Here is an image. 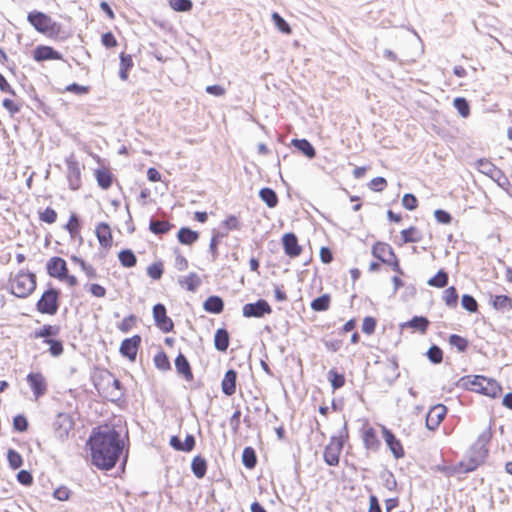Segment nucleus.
Listing matches in <instances>:
<instances>
[{
    "label": "nucleus",
    "mask_w": 512,
    "mask_h": 512,
    "mask_svg": "<svg viewBox=\"0 0 512 512\" xmlns=\"http://www.w3.org/2000/svg\"><path fill=\"white\" fill-rule=\"evenodd\" d=\"M386 185L387 181L383 177H375L369 183V187L376 192L383 191Z\"/></svg>",
    "instance_id": "nucleus-63"
},
{
    "label": "nucleus",
    "mask_w": 512,
    "mask_h": 512,
    "mask_svg": "<svg viewBox=\"0 0 512 512\" xmlns=\"http://www.w3.org/2000/svg\"><path fill=\"white\" fill-rule=\"evenodd\" d=\"M470 385L472 391L479 392L491 398H497L502 392L500 385L495 380L488 379L484 376H474Z\"/></svg>",
    "instance_id": "nucleus-5"
},
{
    "label": "nucleus",
    "mask_w": 512,
    "mask_h": 512,
    "mask_svg": "<svg viewBox=\"0 0 512 512\" xmlns=\"http://www.w3.org/2000/svg\"><path fill=\"white\" fill-rule=\"evenodd\" d=\"M401 236L404 243H416L421 241V235L413 226L402 230Z\"/></svg>",
    "instance_id": "nucleus-43"
},
{
    "label": "nucleus",
    "mask_w": 512,
    "mask_h": 512,
    "mask_svg": "<svg viewBox=\"0 0 512 512\" xmlns=\"http://www.w3.org/2000/svg\"><path fill=\"white\" fill-rule=\"evenodd\" d=\"M13 427L19 432H24L28 428V421L25 416L17 415L13 419Z\"/></svg>",
    "instance_id": "nucleus-62"
},
{
    "label": "nucleus",
    "mask_w": 512,
    "mask_h": 512,
    "mask_svg": "<svg viewBox=\"0 0 512 512\" xmlns=\"http://www.w3.org/2000/svg\"><path fill=\"white\" fill-rule=\"evenodd\" d=\"M372 254L375 258L379 259L383 263H390V260L386 258L388 255L391 258H395V253L392 247L386 243L378 242L372 248Z\"/></svg>",
    "instance_id": "nucleus-21"
},
{
    "label": "nucleus",
    "mask_w": 512,
    "mask_h": 512,
    "mask_svg": "<svg viewBox=\"0 0 512 512\" xmlns=\"http://www.w3.org/2000/svg\"><path fill=\"white\" fill-rule=\"evenodd\" d=\"M35 399H39L47 392V382L45 377L39 372H31L26 377Z\"/></svg>",
    "instance_id": "nucleus-10"
},
{
    "label": "nucleus",
    "mask_w": 512,
    "mask_h": 512,
    "mask_svg": "<svg viewBox=\"0 0 512 512\" xmlns=\"http://www.w3.org/2000/svg\"><path fill=\"white\" fill-rule=\"evenodd\" d=\"M443 300L447 306L452 308L456 307L458 303V293L456 288L453 286L447 288L443 293Z\"/></svg>",
    "instance_id": "nucleus-45"
},
{
    "label": "nucleus",
    "mask_w": 512,
    "mask_h": 512,
    "mask_svg": "<svg viewBox=\"0 0 512 512\" xmlns=\"http://www.w3.org/2000/svg\"><path fill=\"white\" fill-rule=\"evenodd\" d=\"M177 238L181 244L191 245L198 240L199 234L188 227H182L178 231Z\"/></svg>",
    "instance_id": "nucleus-27"
},
{
    "label": "nucleus",
    "mask_w": 512,
    "mask_h": 512,
    "mask_svg": "<svg viewBox=\"0 0 512 512\" xmlns=\"http://www.w3.org/2000/svg\"><path fill=\"white\" fill-rule=\"evenodd\" d=\"M272 20L274 25L277 27L279 31H281L284 34H290L291 28L290 25L286 22V20L280 16L277 12L272 13Z\"/></svg>",
    "instance_id": "nucleus-48"
},
{
    "label": "nucleus",
    "mask_w": 512,
    "mask_h": 512,
    "mask_svg": "<svg viewBox=\"0 0 512 512\" xmlns=\"http://www.w3.org/2000/svg\"><path fill=\"white\" fill-rule=\"evenodd\" d=\"M449 343L451 346L457 348L459 352H464L468 347V341L457 334L450 335Z\"/></svg>",
    "instance_id": "nucleus-51"
},
{
    "label": "nucleus",
    "mask_w": 512,
    "mask_h": 512,
    "mask_svg": "<svg viewBox=\"0 0 512 512\" xmlns=\"http://www.w3.org/2000/svg\"><path fill=\"white\" fill-rule=\"evenodd\" d=\"M259 197L269 208H274L278 204V196L271 188L265 187L260 189Z\"/></svg>",
    "instance_id": "nucleus-30"
},
{
    "label": "nucleus",
    "mask_w": 512,
    "mask_h": 512,
    "mask_svg": "<svg viewBox=\"0 0 512 512\" xmlns=\"http://www.w3.org/2000/svg\"><path fill=\"white\" fill-rule=\"evenodd\" d=\"M282 243L285 253L290 257H297L301 253V247L298 244V239L293 233H286L282 238Z\"/></svg>",
    "instance_id": "nucleus-18"
},
{
    "label": "nucleus",
    "mask_w": 512,
    "mask_h": 512,
    "mask_svg": "<svg viewBox=\"0 0 512 512\" xmlns=\"http://www.w3.org/2000/svg\"><path fill=\"white\" fill-rule=\"evenodd\" d=\"M59 290L47 289L36 304L37 310L42 314L55 315L59 309Z\"/></svg>",
    "instance_id": "nucleus-4"
},
{
    "label": "nucleus",
    "mask_w": 512,
    "mask_h": 512,
    "mask_svg": "<svg viewBox=\"0 0 512 512\" xmlns=\"http://www.w3.org/2000/svg\"><path fill=\"white\" fill-rule=\"evenodd\" d=\"M447 408L442 404L433 406L426 416V427L435 430L446 416Z\"/></svg>",
    "instance_id": "nucleus-13"
},
{
    "label": "nucleus",
    "mask_w": 512,
    "mask_h": 512,
    "mask_svg": "<svg viewBox=\"0 0 512 512\" xmlns=\"http://www.w3.org/2000/svg\"><path fill=\"white\" fill-rule=\"evenodd\" d=\"M191 470L198 479L203 478L207 471L206 460L201 456L194 457L191 463Z\"/></svg>",
    "instance_id": "nucleus-32"
},
{
    "label": "nucleus",
    "mask_w": 512,
    "mask_h": 512,
    "mask_svg": "<svg viewBox=\"0 0 512 512\" xmlns=\"http://www.w3.org/2000/svg\"><path fill=\"white\" fill-rule=\"evenodd\" d=\"M375 328H376V320L375 318L371 317V316H367L363 319V322H362V331L365 333V334H373L374 331H375Z\"/></svg>",
    "instance_id": "nucleus-61"
},
{
    "label": "nucleus",
    "mask_w": 512,
    "mask_h": 512,
    "mask_svg": "<svg viewBox=\"0 0 512 512\" xmlns=\"http://www.w3.org/2000/svg\"><path fill=\"white\" fill-rule=\"evenodd\" d=\"M430 322L429 320L424 317V316H414L411 320H409L408 322H406L403 327H410V328H413L415 330H418L422 333H424L428 326H429Z\"/></svg>",
    "instance_id": "nucleus-35"
},
{
    "label": "nucleus",
    "mask_w": 512,
    "mask_h": 512,
    "mask_svg": "<svg viewBox=\"0 0 512 512\" xmlns=\"http://www.w3.org/2000/svg\"><path fill=\"white\" fill-rule=\"evenodd\" d=\"M227 233L215 232L210 241L209 250L212 253L213 259L217 257V245L223 237H225Z\"/></svg>",
    "instance_id": "nucleus-59"
},
{
    "label": "nucleus",
    "mask_w": 512,
    "mask_h": 512,
    "mask_svg": "<svg viewBox=\"0 0 512 512\" xmlns=\"http://www.w3.org/2000/svg\"><path fill=\"white\" fill-rule=\"evenodd\" d=\"M428 285L437 288H443L448 283V274L443 269H440L437 274L428 280Z\"/></svg>",
    "instance_id": "nucleus-42"
},
{
    "label": "nucleus",
    "mask_w": 512,
    "mask_h": 512,
    "mask_svg": "<svg viewBox=\"0 0 512 512\" xmlns=\"http://www.w3.org/2000/svg\"><path fill=\"white\" fill-rule=\"evenodd\" d=\"M153 318L155 325L164 333H169L174 328V323L170 317L167 316L166 307L158 303L153 307Z\"/></svg>",
    "instance_id": "nucleus-7"
},
{
    "label": "nucleus",
    "mask_w": 512,
    "mask_h": 512,
    "mask_svg": "<svg viewBox=\"0 0 512 512\" xmlns=\"http://www.w3.org/2000/svg\"><path fill=\"white\" fill-rule=\"evenodd\" d=\"M342 449V440L336 437H332L329 444L324 449L323 456L325 463L329 466H337Z\"/></svg>",
    "instance_id": "nucleus-8"
},
{
    "label": "nucleus",
    "mask_w": 512,
    "mask_h": 512,
    "mask_svg": "<svg viewBox=\"0 0 512 512\" xmlns=\"http://www.w3.org/2000/svg\"><path fill=\"white\" fill-rule=\"evenodd\" d=\"M492 304L497 310H507L512 308V299L506 295H498L494 297Z\"/></svg>",
    "instance_id": "nucleus-44"
},
{
    "label": "nucleus",
    "mask_w": 512,
    "mask_h": 512,
    "mask_svg": "<svg viewBox=\"0 0 512 512\" xmlns=\"http://www.w3.org/2000/svg\"><path fill=\"white\" fill-rule=\"evenodd\" d=\"M170 5L175 11L187 12L192 9L193 3L191 0H171Z\"/></svg>",
    "instance_id": "nucleus-53"
},
{
    "label": "nucleus",
    "mask_w": 512,
    "mask_h": 512,
    "mask_svg": "<svg viewBox=\"0 0 512 512\" xmlns=\"http://www.w3.org/2000/svg\"><path fill=\"white\" fill-rule=\"evenodd\" d=\"M118 259L121 265L126 268H132L137 263V258L130 249L121 250L118 254Z\"/></svg>",
    "instance_id": "nucleus-34"
},
{
    "label": "nucleus",
    "mask_w": 512,
    "mask_h": 512,
    "mask_svg": "<svg viewBox=\"0 0 512 512\" xmlns=\"http://www.w3.org/2000/svg\"><path fill=\"white\" fill-rule=\"evenodd\" d=\"M97 239L100 245L104 248H108L112 244L111 229L107 223L101 222L96 226L95 230Z\"/></svg>",
    "instance_id": "nucleus-22"
},
{
    "label": "nucleus",
    "mask_w": 512,
    "mask_h": 512,
    "mask_svg": "<svg viewBox=\"0 0 512 512\" xmlns=\"http://www.w3.org/2000/svg\"><path fill=\"white\" fill-rule=\"evenodd\" d=\"M485 459L484 452L472 453L468 461H461L457 466L454 467V472L459 474H465L474 471L481 462Z\"/></svg>",
    "instance_id": "nucleus-14"
},
{
    "label": "nucleus",
    "mask_w": 512,
    "mask_h": 512,
    "mask_svg": "<svg viewBox=\"0 0 512 512\" xmlns=\"http://www.w3.org/2000/svg\"><path fill=\"white\" fill-rule=\"evenodd\" d=\"M36 289L34 273L20 271L11 281V292L19 298H26Z\"/></svg>",
    "instance_id": "nucleus-2"
},
{
    "label": "nucleus",
    "mask_w": 512,
    "mask_h": 512,
    "mask_svg": "<svg viewBox=\"0 0 512 512\" xmlns=\"http://www.w3.org/2000/svg\"><path fill=\"white\" fill-rule=\"evenodd\" d=\"M65 229L69 232L71 237L76 236L80 230L79 218L76 214H71L69 221L65 225Z\"/></svg>",
    "instance_id": "nucleus-50"
},
{
    "label": "nucleus",
    "mask_w": 512,
    "mask_h": 512,
    "mask_svg": "<svg viewBox=\"0 0 512 512\" xmlns=\"http://www.w3.org/2000/svg\"><path fill=\"white\" fill-rule=\"evenodd\" d=\"M462 307L469 312H476L478 304L475 298L469 294H464L461 299Z\"/></svg>",
    "instance_id": "nucleus-54"
},
{
    "label": "nucleus",
    "mask_w": 512,
    "mask_h": 512,
    "mask_svg": "<svg viewBox=\"0 0 512 512\" xmlns=\"http://www.w3.org/2000/svg\"><path fill=\"white\" fill-rule=\"evenodd\" d=\"M398 370V362L396 359H389L385 365V380L388 385H392L396 379L399 377Z\"/></svg>",
    "instance_id": "nucleus-31"
},
{
    "label": "nucleus",
    "mask_w": 512,
    "mask_h": 512,
    "mask_svg": "<svg viewBox=\"0 0 512 512\" xmlns=\"http://www.w3.org/2000/svg\"><path fill=\"white\" fill-rule=\"evenodd\" d=\"M88 443L93 464L103 470L112 469L123 450V442L115 429L93 431Z\"/></svg>",
    "instance_id": "nucleus-1"
},
{
    "label": "nucleus",
    "mask_w": 512,
    "mask_h": 512,
    "mask_svg": "<svg viewBox=\"0 0 512 512\" xmlns=\"http://www.w3.org/2000/svg\"><path fill=\"white\" fill-rule=\"evenodd\" d=\"M74 422L68 413H58L54 422V432L57 438L63 440L67 438L70 430L73 428Z\"/></svg>",
    "instance_id": "nucleus-9"
},
{
    "label": "nucleus",
    "mask_w": 512,
    "mask_h": 512,
    "mask_svg": "<svg viewBox=\"0 0 512 512\" xmlns=\"http://www.w3.org/2000/svg\"><path fill=\"white\" fill-rule=\"evenodd\" d=\"M47 273L53 278L64 280L67 276L68 268L66 261L61 257H52L46 264Z\"/></svg>",
    "instance_id": "nucleus-11"
},
{
    "label": "nucleus",
    "mask_w": 512,
    "mask_h": 512,
    "mask_svg": "<svg viewBox=\"0 0 512 512\" xmlns=\"http://www.w3.org/2000/svg\"><path fill=\"white\" fill-rule=\"evenodd\" d=\"M454 107L457 109L458 113L466 118L470 114V106L468 101L463 97H457L453 102Z\"/></svg>",
    "instance_id": "nucleus-47"
},
{
    "label": "nucleus",
    "mask_w": 512,
    "mask_h": 512,
    "mask_svg": "<svg viewBox=\"0 0 512 512\" xmlns=\"http://www.w3.org/2000/svg\"><path fill=\"white\" fill-rule=\"evenodd\" d=\"M178 284L190 292H195L201 285V279L195 272H191L186 276L179 277Z\"/></svg>",
    "instance_id": "nucleus-23"
},
{
    "label": "nucleus",
    "mask_w": 512,
    "mask_h": 512,
    "mask_svg": "<svg viewBox=\"0 0 512 512\" xmlns=\"http://www.w3.org/2000/svg\"><path fill=\"white\" fill-rule=\"evenodd\" d=\"M427 357L433 364H439L443 360V352L438 346L432 345L427 351Z\"/></svg>",
    "instance_id": "nucleus-52"
},
{
    "label": "nucleus",
    "mask_w": 512,
    "mask_h": 512,
    "mask_svg": "<svg viewBox=\"0 0 512 512\" xmlns=\"http://www.w3.org/2000/svg\"><path fill=\"white\" fill-rule=\"evenodd\" d=\"M311 309L317 312L326 311L330 306V296L328 294H323L317 298H315L311 304Z\"/></svg>",
    "instance_id": "nucleus-39"
},
{
    "label": "nucleus",
    "mask_w": 512,
    "mask_h": 512,
    "mask_svg": "<svg viewBox=\"0 0 512 512\" xmlns=\"http://www.w3.org/2000/svg\"><path fill=\"white\" fill-rule=\"evenodd\" d=\"M402 204L407 210L413 211L417 208L418 201L413 194L406 193L402 198Z\"/></svg>",
    "instance_id": "nucleus-60"
},
{
    "label": "nucleus",
    "mask_w": 512,
    "mask_h": 512,
    "mask_svg": "<svg viewBox=\"0 0 512 512\" xmlns=\"http://www.w3.org/2000/svg\"><path fill=\"white\" fill-rule=\"evenodd\" d=\"M384 440L396 459L404 457V449L401 442L386 427L382 429Z\"/></svg>",
    "instance_id": "nucleus-16"
},
{
    "label": "nucleus",
    "mask_w": 512,
    "mask_h": 512,
    "mask_svg": "<svg viewBox=\"0 0 512 512\" xmlns=\"http://www.w3.org/2000/svg\"><path fill=\"white\" fill-rule=\"evenodd\" d=\"M28 22L41 33L53 36L59 33L61 26L46 15L45 13L33 11L27 16Z\"/></svg>",
    "instance_id": "nucleus-3"
},
{
    "label": "nucleus",
    "mask_w": 512,
    "mask_h": 512,
    "mask_svg": "<svg viewBox=\"0 0 512 512\" xmlns=\"http://www.w3.org/2000/svg\"><path fill=\"white\" fill-rule=\"evenodd\" d=\"M175 368L186 380H192L193 374L190 364L185 355L179 353L175 359Z\"/></svg>",
    "instance_id": "nucleus-25"
},
{
    "label": "nucleus",
    "mask_w": 512,
    "mask_h": 512,
    "mask_svg": "<svg viewBox=\"0 0 512 512\" xmlns=\"http://www.w3.org/2000/svg\"><path fill=\"white\" fill-rule=\"evenodd\" d=\"M271 312V306L264 299H259L255 303H247L242 308V314L246 318H261Z\"/></svg>",
    "instance_id": "nucleus-6"
},
{
    "label": "nucleus",
    "mask_w": 512,
    "mask_h": 512,
    "mask_svg": "<svg viewBox=\"0 0 512 512\" xmlns=\"http://www.w3.org/2000/svg\"><path fill=\"white\" fill-rule=\"evenodd\" d=\"M154 364L160 370L170 369V362L167 355L164 352H159L154 356Z\"/></svg>",
    "instance_id": "nucleus-56"
},
{
    "label": "nucleus",
    "mask_w": 512,
    "mask_h": 512,
    "mask_svg": "<svg viewBox=\"0 0 512 512\" xmlns=\"http://www.w3.org/2000/svg\"><path fill=\"white\" fill-rule=\"evenodd\" d=\"M363 443L364 446L369 450H376L379 446V440L376 432L372 427L367 428L363 432Z\"/></svg>",
    "instance_id": "nucleus-33"
},
{
    "label": "nucleus",
    "mask_w": 512,
    "mask_h": 512,
    "mask_svg": "<svg viewBox=\"0 0 512 512\" xmlns=\"http://www.w3.org/2000/svg\"><path fill=\"white\" fill-rule=\"evenodd\" d=\"M66 163L69 187L72 190H77L81 183V169L79 163L73 158L67 159Z\"/></svg>",
    "instance_id": "nucleus-15"
},
{
    "label": "nucleus",
    "mask_w": 512,
    "mask_h": 512,
    "mask_svg": "<svg viewBox=\"0 0 512 512\" xmlns=\"http://www.w3.org/2000/svg\"><path fill=\"white\" fill-rule=\"evenodd\" d=\"M96 180L98 185L102 189H108L112 185V175L109 171L103 169H97L95 172Z\"/></svg>",
    "instance_id": "nucleus-36"
},
{
    "label": "nucleus",
    "mask_w": 512,
    "mask_h": 512,
    "mask_svg": "<svg viewBox=\"0 0 512 512\" xmlns=\"http://www.w3.org/2000/svg\"><path fill=\"white\" fill-rule=\"evenodd\" d=\"M147 274L154 280L160 279L163 274V264L161 262L151 264L147 268Z\"/></svg>",
    "instance_id": "nucleus-58"
},
{
    "label": "nucleus",
    "mask_w": 512,
    "mask_h": 512,
    "mask_svg": "<svg viewBox=\"0 0 512 512\" xmlns=\"http://www.w3.org/2000/svg\"><path fill=\"white\" fill-rule=\"evenodd\" d=\"M7 460H8L9 466L14 470L20 468L23 464L22 456L14 449L8 450Z\"/></svg>",
    "instance_id": "nucleus-49"
},
{
    "label": "nucleus",
    "mask_w": 512,
    "mask_h": 512,
    "mask_svg": "<svg viewBox=\"0 0 512 512\" xmlns=\"http://www.w3.org/2000/svg\"><path fill=\"white\" fill-rule=\"evenodd\" d=\"M478 170L495 181L505 178L503 172L487 159L477 161Z\"/></svg>",
    "instance_id": "nucleus-17"
},
{
    "label": "nucleus",
    "mask_w": 512,
    "mask_h": 512,
    "mask_svg": "<svg viewBox=\"0 0 512 512\" xmlns=\"http://www.w3.org/2000/svg\"><path fill=\"white\" fill-rule=\"evenodd\" d=\"M292 145L310 159L314 158L316 155L315 148L306 139H293Z\"/></svg>",
    "instance_id": "nucleus-29"
},
{
    "label": "nucleus",
    "mask_w": 512,
    "mask_h": 512,
    "mask_svg": "<svg viewBox=\"0 0 512 512\" xmlns=\"http://www.w3.org/2000/svg\"><path fill=\"white\" fill-rule=\"evenodd\" d=\"M327 378L334 390L342 388L345 384L344 375L338 373L335 369H330L328 371Z\"/></svg>",
    "instance_id": "nucleus-41"
},
{
    "label": "nucleus",
    "mask_w": 512,
    "mask_h": 512,
    "mask_svg": "<svg viewBox=\"0 0 512 512\" xmlns=\"http://www.w3.org/2000/svg\"><path fill=\"white\" fill-rule=\"evenodd\" d=\"M133 66V61L130 55H126L124 53H121L120 55V70H119V77L121 80H127L128 78V71Z\"/></svg>",
    "instance_id": "nucleus-38"
},
{
    "label": "nucleus",
    "mask_w": 512,
    "mask_h": 512,
    "mask_svg": "<svg viewBox=\"0 0 512 512\" xmlns=\"http://www.w3.org/2000/svg\"><path fill=\"white\" fill-rule=\"evenodd\" d=\"M491 439V432L490 429L484 430L479 436L477 441L473 444L471 448L472 453H478L483 451L484 457H486L488 450L485 448L486 444Z\"/></svg>",
    "instance_id": "nucleus-28"
},
{
    "label": "nucleus",
    "mask_w": 512,
    "mask_h": 512,
    "mask_svg": "<svg viewBox=\"0 0 512 512\" xmlns=\"http://www.w3.org/2000/svg\"><path fill=\"white\" fill-rule=\"evenodd\" d=\"M242 462H243V465L248 469H252L256 466L257 457H256V453L252 447L244 448L243 453H242Z\"/></svg>",
    "instance_id": "nucleus-40"
},
{
    "label": "nucleus",
    "mask_w": 512,
    "mask_h": 512,
    "mask_svg": "<svg viewBox=\"0 0 512 512\" xmlns=\"http://www.w3.org/2000/svg\"><path fill=\"white\" fill-rule=\"evenodd\" d=\"M229 333L224 328L217 329L214 336L215 348L220 352H225L229 347Z\"/></svg>",
    "instance_id": "nucleus-26"
},
{
    "label": "nucleus",
    "mask_w": 512,
    "mask_h": 512,
    "mask_svg": "<svg viewBox=\"0 0 512 512\" xmlns=\"http://www.w3.org/2000/svg\"><path fill=\"white\" fill-rule=\"evenodd\" d=\"M237 372L234 369L226 371L222 382L221 389L226 396H232L236 391Z\"/></svg>",
    "instance_id": "nucleus-20"
},
{
    "label": "nucleus",
    "mask_w": 512,
    "mask_h": 512,
    "mask_svg": "<svg viewBox=\"0 0 512 512\" xmlns=\"http://www.w3.org/2000/svg\"><path fill=\"white\" fill-rule=\"evenodd\" d=\"M140 344L141 337L139 335H134L122 341L119 351L122 356L127 357L131 361H134L136 359Z\"/></svg>",
    "instance_id": "nucleus-12"
},
{
    "label": "nucleus",
    "mask_w": 512,
    "mask_h": 512,
    "mask_svg": "<svg viewBox=\"0 0 512 512\" xmlns=\"http://www.w3.org/2000/svg\"><path fill=\"white\" fill-rule=\"evenodd\" d=\"M45 343L49 344V352L52 356L58 357L63 353V344L59 340L45 339Z\"/></svg>",
    "instance_id": "nucleus-55"
},
{
    "label": "nucleus",
    "mask_w": 512,
    "mask_h": 512,
    "mask_svg": "<svg viewBox=\"0 0 512 512\" xmlns=\"http://www.w3.org/2000/svg\"><path fill=\"white\" fill-rule=\"evenodd\" d=\"M172 225L167 221L151 219L149 223V229L152 233L161 235L167 233L171 229Z\"/></svg>",
    "instance_id": "nucleus-37"
},
{
    "label": "nucleus",
    "mask_w": 512,
    "mask_h": 512,
    "mask_svg": "<svg viewBox=\"0 0 512 512\" xmlns=\"http://www.w3.org/2000/svg\"><path fill=\"white\" fill-rule=\"evenodd\" d=\"M33 57L36 61H46V60H60L62 59V55L54 50L50 46H38L35 48L33 52Z\"/></svg>",
    "instance_id": "nucleus-19"
},
{
    "label": "nucleus",
    "mask_w": 512,
    "mask_h": 512,
    "mask_svg": "<svg viewBox=\"0 0 512 512\" xmlns=\"http://www.w3.org/2000/svg\"><path fill=\"white\" fill-rule=\"evenodd\" d=\"M135 320H136V317L134 315H129L128 317H125L122 320V322L119 324L118 328L122 332L127 333L132 329Z\"/></svg>",
    "instance_id": "nucleus-64"
},
{
    "label": "nucleus",
    "mask_w": 512,
    "mask_h": 512,
    "mask_svg": "<svg viewBox=\"0 0 512 512\" xmlns=\"http://www.w3.org/2000/svg\"><path fill=\"white\" fill-rule=\"evenodd\" d=\"M60 328L55 325H44L40 330L35 331V338H48L56 336L59 333Z\"/></svg>",
    "instance_id": "nucleus-46"
},
{
    "label": "nucleus",
    "mask_w": 512,
    "mask_h": 512,
    "mask_svg": "<svg viewBox=\"0 0 512 512\" xmlns=\"http://www.w3.org/2000/svg\"><path fill=\"white\" fill-rule=\"evenodd\" d=\"M206 312L212 314H220L224 309L223 299L219 296H209L203 303Z\"/></svg>",
    "instance_id": "nucleus-24"
},
{
    "label": "nucleus",
    "mask_w": 512,
    "mask_h": 512,
    "mask_svg": "<svg viewBox=\"0 0 512 512\" xmlns=\"http://www.w3.org/2000/svg\"><path fill=\"white\" fill-rule=\"evenodd\" d=\"M39 218L42 222L53 224L56 222L57 213L53 208L47 207L44 211L39 213Z\"/></svg>",
    "instance_id": "nucleus-57"
}]
</instances>
